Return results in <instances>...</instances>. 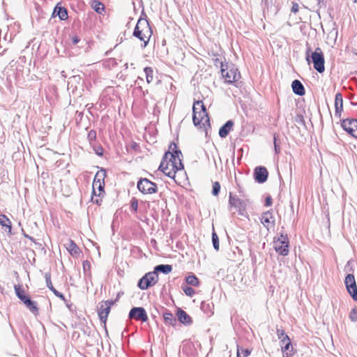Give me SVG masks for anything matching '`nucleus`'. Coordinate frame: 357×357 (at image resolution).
<instances>
[{
	"label": "nucleus",
	"mask_w": 357,
	"mask_h": 357,
	"mask_svg": "<svg viewBox=\"0 0 357 357\" xmlns=\"http://www.w3.org/2000/svg\"><path fill=\"white\" fill-rule=\"evenodd\" d=\"M151 35L152 31L149 22L146 19H139L135 26L133 36L144 42L143 47H145L148 45Z\"/></svg>",
	"instance_id": "1"
},
{
	"label": "nucleus",
	"mask_w": 357,
	"mask_h": 357,
	"mask_svg": "<svg viewBox=\"0 0 357 357\" xmlns=\"http://www.w3.org/2000/svg\"><path fill=\"white\" fill-rule=\"evenodd\" d=\"M192 121L195 126H204L209 122L206 109L202 101H196L192 107Z\"/></svg>",
	"instance_id": "2"
},
{
	"label": "nucleus",
	"mask_w": 357,
	"mask_h": 357,
	"mask_svg": "<svg viewBox=\"0 0 357 357\" xmlns=\"http://www.w3.org/2000/svg\"><path fill=\"white\" fill-rule=\"evenodd\" d=\"M158 280V273L149 272L146 273L138 282L137 286L139 289L144 290L154 285Z\"/></svg>",
	"instance_id": "3"
},
{
	"label": "nucleus",
	"mask_w": 357,
	"mask_h": 357,
	"mask_svg": "<svg viewBox=\"0 0 357 357\" xmlns=\"http://www.w3.org/2000/svg\"><path fill=\"white\" fill-rule=\"evenodd\" d=\"M181 151L180 150H176L174 153H172L171 151L166 152L163 158L170 163H172L174 168L178 171L183 169V165L181 162Z\"/></svg>",
	"instance_id": "4"
},
{
	"label": "nucleus",
	"mask_w": 357,
	"mask_h": 357,
	"mask_svg": "<svg viewBox=\"0 0 357 357\" xmlns=\"http://www.w3.org/2000/svg\"><path fill=\"white\" fill-rule=\"evenodd\" d=\"M311 59L314 69L320 73H323L325 70L324 57L319 47H317L315 51L312 53Z\"/></svg>",
	"instance_id": "5"
},
{
	"label": "nucleus",
	"mask_w": 357,
	"mask_h": 357,
	"mask_svg": "<svg viewBox=\"0 0 357 357\" xmlns=\"http://www.w3.org/2000/svg\"><path fill=\"white\" fill-rule=\"evenodd\" d=\"M137 188L143 194H153L157 192V185L147 178H140L137 182Z\"/></svg>",
	"instance_id": "6"
},
{
	"label": "nucleus",
	"mask_w": 357,
	"mask_h": 357,
	"mask_svg": "<svg viewBox=\"0 0 357 357\" xmlns=\"http://www.w3.org/2000/svg\"><path fill=\"white\" fill-rule=\"evenodd\" d=\"M114 303L115 301H114L108 300L101 302L98 307L99 319L105 325L106 324L107 317L110 312L111 307L114 304Z\"/></svg>",
	"instance_id": "7"
},
{
	"label": "nucleus",
	"mask_w": 357,
	"mask_h": 357,
	"mask_svg": "<svg viewBox=\"0 0 357 357\" xmlns=\"http://www.w3.org/2000/svg\"><path fill=\"white\" fill-rule=\"evenodd\" d=\"M221 73L225 81L228 83H233L238 80L240 74L237 72V69L234 66L230 68H225L223 63H221Z\"/></svg>",
	"instance_id": "8"
},
{
	"label": "nucleus",
	"mask_w": 357,
	"mask_h": 357,
	"mask_svg": "<svg viewBox=\"0 0 357 357\" xmlns=\"http://www.w3.org/2000/svg\"><path fill=\"white\" fill-rule=\"evenodd\" d=\"M248 200L239 199L236 195L229 194V204L231 206L234 207L240 215H243L247 206Z\"/></svg>",
	"instance_id": "9"
},
{
	"label": "nucleus",
	"mask_w": 357,
	"mask_h": 357,
	"mask_svg": "<svg viewBox=\"0 0 357 357\" xmlns=\"http://www.w3.org/2000/svg\"><path fill=\"white\" fill-rule=\"evenodd\" d=\"M347 289L352 298L357 301V286L353 274H348L344 280Z\"/></svg>",
	"instance_id": "10"
},
{
	"label": "nucleus",
	"mask_w": 357,
	"mask_h": 357,
	"mask_svg": "<svg viewBox=\"0 0 357 357\" xmlns=\"http://www.w3.org/2000/svg\"><path fill=\"white\" fill-rule=\"evenodd\" d=\"M128 317L130 319H135L142 322H146L148 320L146 312L142 307H132L129 312Z\"/></svg>",
	"instance_id": "11"
},
{
	"label": "nucleus",
	"mask_w": 357,
	"mask_h": 357,
	"mask_svg": "<svg viewBox=\"0 0 357 357\" xmlns=\"http://www.w3.org/2000/svg\"><path fill=\"white\" fill-rule=\"evenodd\" d=\"M341 126L346 132L357 138V119H344Z\"/></svg>",
	"instance_id": "12"
},
{
	"label": "nucleus",
	"mask_w": 357,
	"mask_h": 357,
	"mask_svg": "<svg viewBox=\"0 0 357 357\" xmlns=\"http://www.w3.org/2000/svg\"><path fill=\"white\" fill-rule=\"evenodd\" d=\"M158 169L162 172L166 176L172 178L175 177V174L177 172L176 168H174V165L168 162L167 160H165L164 158L162 159Z\"/></svg>",
	"instance_id": "13"
},
{
	"label": "nucleus",
	"mask_w": 357,
	"mask_h": 357,
	"mask_svg": "<svg viewBox=\"0 0 357 357\" xmlns=\"http://www.w3.org/2000/svg\"><path fill=\"white\" fill-rule=\"evenodd\" d=\"M268 171L264 167H257L255 169V179L259 183H264L268 178Z\"/></svg>",
	"instance_id": "14"
},
{
	"label": "nucleus",
	"mask_w": 357,
	"mask_h": 357,
	"mask_svg": "<svg viewBox=\"0 0 357 357\" xmlns=\"http://www.w3.org/2000/svg\"><path fill=\"white\" fill-rule=\"evenodd\" d=\"M260 220H261V222L268 229L270 226H273L275 224V218L271 211H266V212L263 213L261 214Z\"/></svg>",
	"instance_id": "15"
},
{
	"label": "nucleus",
	"mask_w": 357,
	"mask_h": 357,
	"mask_svg": "<svg viewBox=\"0 0 357 357\" xmlns=\"http://www.w3.org/2000/svg\"><path fill=\"white\" fill-rule=\"evenodd\" d=\"M335 116L337 118L341 117V113L343 110V99L340 93H337L335 98Z\"/></svg>",
	"instance_id": "16"
},
{
	"label": "nucleus",
	"mask_w": 357,
	"mask_h": 357,
	"mask_svg": "<svg viewBox=\"0 0 357 357\" xmlns=\"http://www.w3.org/2000/svg\"><path fill=\"white\" fill-rule=\"evenodd\" d=\"M106 176V172L105 170H101L98 172L95 176L93 182V195H96V188L98 187V183H101L102 181H104L105 177Z\"/></svg>",
	"instance_id": "17"
},
{
	"label": "nucleus",
	"mask_w": 357,
	"mask_h": 357,
	"mask_svg": "<svg viewBox=\"0 0 357 357\" xmlns=\"http://www.w3.org/2000/svg\"><path fill=\"white\" fill-rule=\"evenodd\" d=\"M176 317L178 320L185 325H190L192 323L191 317L182 309H178Z\"/></svg>",
	"instance_id": "18"
},
{
	"label": "nucleus",
	"mask_w": 357,
	"mask_h": 357,
	"mask_svg": "<svg viewBox=\"0 0 357 357\" xmlns=\"http://www.w3.org/2000/svg\"><path fill=\"white\" fill-rule=\"evenodd\" d=\"M45 281H46L47 287L54 293V294L56 296L61 298L62 300H65L63 294H61V292L58 291L54 288V287H53V284H52V281H51L50 273H46L45 275Z\"/></svg>",
	"instance_id": "19"
},
{
	"label": "nucleus",
	"mask_w": 357,
	"mask_h": 357,
	"mask_svg": "<svg viewBox=\"0 0 357 357\" xmlns=\"http://www.w3.org/2000/svg\"><path fill=\"white\" fill-rule=\"evenodd\" d=\"M293 92L298 96H303L305 93L303 84L298 79H295L291 83Z\"/></svg>",
	"instance_id": "20"
},
{
	"label": "nucleus",
	"mask_w": 357,
	"mask_h": 357,
	"mask_svg": "<svg viewBox=\"0 0 357 357\" xmlns=\"http://www.w3.org/2000/svg\"><path fill=\"white\" fill-rule=\"evenodd\" d=\"M234 123L232 121H227L219 130V135L222 138L226 137L231 130Z\"/></svg>",
	"instance_id": "21"
},
{
	"label": "nucleus",
	"mask_w": 357,
	"mask_h": 357,
	"mask_svg": "<svg viewBox=\"0 0 357 357\" xmlns=\"http://www.w3.org/2000/svg\"><path fill=\"white\" fill-rule=\"evenodd\" d=\"M280 344L283 354V357H289V356H291L292 354L289 353V349L292 348L290 338L287 337L286 340H283L282 342H280Z\"/></svg>",
	"instance_id": "22"
},
{
	"label": "nucleus",
	"mask_w": 357,
	"mask_h": 357,
	"mask_svg": "<svg viewBox=\"0 0 357 357\" xmlns=\"http://www.w3.org/2000/svg\"><path fill=\"white\" fill-rule=\"evenodd\" d=\"M275 251L282 255L287 256L289 254V243L286 244H274Z\"/></svg>",
	"instance_id": "23"
},
{
	"label": "nucleus",
	"mask_w": 357,
	"mask_h": 357,
	"mask_svg": "<svg viewBox=\"0 0 357 357\" xmlns=\"http://www.w3.org/2000/svg\"><path fill=\"white\" fill-rule=\"evenodd\" d=\"M54 13H56L61 20H65L68 18V11L64 7L56 6L54 8Z\"/></svg>",
	"instance_id": "24"
},
{
	"label": "nucleus",
	"mask_w": 357,
	"mask_h": 357,
	"mask_svg": "<svg viewBox=\"0 0 357 357\" xmlns=\"http://www.w3.org/2000/svg\"><path fill=\"white\" fill-rule=\"evenodd\" d=\"M0 225L5 227V231L11 232L12 227L10 220L3 214L0 215Z\"/></svg>",
	"instance_id": "25"
},
{
	"label": "nucleus",
	"mask_w": 357,
	"mask_h": 357,
	"mask_svg": "<svg viewBox=\"0 0 357 357\" xmlns=\"http://www.w3.org/2000/svg\"><path fill=\"white\" fill-rule=\"evenodd\" d=\"M66 248L71 255H77L79 253V248L72 240L68 241V243L66 244Z\"/></svg>",
	"instance_id": "26"
},
{
	"label": "nucleus",
	"mask_w": 357,
	"mask_h": 357,
	"mask_svg": "<svg viewBox=\"0 0 357 357\" xmlns=\"http://www.w3.org/2000/svg\"><path fill=\"white\" fill-rule=\"evenodd\" d=\"M172 270V266L169 264H160L155 267L154 272L158 273V272L163 273L165 274L169 273Z\"/></svg>",
	"instance_id": "27"
},
{
	"label": "nucleus",
	"mask_w": 357,
	"mask_h": 357,
	"mask_svg": "<svg viewBox=\"0 0 357 357\" xmlns=\"http://www.w3.org/2000/svg\"><path fill=\"white\" fill-rule=\"evenodd\" d=\"M24 305L26 306L27 308L29 309V310L33 313L38 312V307L36 306V303L31 301L29 298V299H26V301H24Z\"/></svg>",
	"instance_id": "28"
},
{
	"label": "nucleus",
	"mask_w": 357,
	"mask_h": 357,
	"mask_svg": "<svg viewBox=\"0 0 357 357\" xmlns=\"http://www.w3.org/2000/svg\"><path fill=\"white\" fill-rule=\"evenodd\" d=\"M91 6L96 13L100 14H101L105 10V5L98 1H93L91 4Z\"/></svg>",
	"instance_id": "29"
},
{
	"label": "nucleus",
	"mask_w": 357,
	"mask_h": 357,
	"mask_svg": "<svg viewBox=\"0 0 357 357\" xmlns=\"http://www.w3.org/2000/svg\"><path fill=\"white\" fill-rule=\"evenodd\" d=\"M163 318H164L165 321L169 325H174L176 321V318L174 317L173 314L171 312L164 313Z\"/></svg>",
	"instance_id": "30"
},
{
	"label": "nucleus",
	"mask_w": 357,
	"mask_h": 357,
	"mask_svg": "<svg viewBox=\"0 0 357 357\" xmlns=\"http://www.w3.org/2000/svg\"><path fill=\"white\" fill-rule=\"evenodd\" d=\"M144 71L146 74V78L147 83H151L153 80V70L151 67H146L144 69Z\"/></svg>",
	"instance_id": "31"
},
{
	"label": "nucleus",
	"mask_w": 357,
	"mask_h": 357,
	"mask_svg": "<svg viewBox=\"0 0 357 357\" xmlns=\"http://www.w3.org/2000/svg\"><path fill=\"white\" fill-rule=\"evenodd\" d=\"M185 281L188 284L192 285V286H198L199 284V280L195 275H188L185 278Z\"/></svg>",
	"instance_id": "32"
},
{
	"label": "nucleus",
	"mask_w": 357,
	"mask_h": 357,
	"mask_svg": "<svg viewBox=\"0 0 357 357\" xmlns=\"http://www.w3.org/2000/svg\"><path fill=\"white\" fill-rule=\"evenodd\" d=\"M286 244L289 243V238L287 234H280V236L274 240V244Z\"/></svg>",
	"instance_id": "33"
},
{
	"label": "nucleus",
	"mask_w": 357,
	"mask_h": 357,
	"mask_svg": "<svg viewBox=\"0 0 357 357\" xmlns=\"http://www.w3.org/2000/svg\"><path fill=\"white\" fill-rule=\"evenodd\" d=\"M82 266L84 275L86 276H91V263L88 260H85L82 263Z\"/></svg>",
	"instance_id": "34"
},
{
	"label": "nucleus",
	"mask_w": 357,
	"mask_h": 357,
	"mask_svg": "<svg viewBox=\"0 0 357 357\" xmlns=\"http://www.w3.org/2000/svg\"><path fill=\"white\" fill-rule=\"evenodd\" d=\"M212 242L213 245L215 250H219V238L217 235V234L213 231L212 234Z\"/></svg>",
	"instance_id": "35"
},
{
	"label": "nucleus",
	"mask_w": 357,
	"mask_h": 357,
	"mask_svg": "<svg viewBox=\"0 0 357 357\" xmlns=\"http://www.w3.org/2000/svg\"><path fill=\"white\" fill-rule=\"evenodd\" d=\"M250 354V351L248 349H238L237 357H248Z\"/></svg>",
	"instance_id": "36"
},
{
	"label": "nucleus",
	"mask_w": 357,
	"mask_h": 357,
	"mask_svg": "<svg viewBox=\"0 0 357 357\" xmlns=\"http://www.w3.org/2000/svg\"><path fill=\"white\" fill-rule=\"evenodd\" d=\"M277 335L278 338L280 340V342H282V340H285L287 337H289V336L285 333L283 329L278 328L277 329Z\"/></svg>",
	"instance_id": "37"
},
{
	"label": "nucleus",
	"mask_w": 357,
	"mask_h": 357,
	"mask_svg": "<svg viewBox=\"0 0 357 357\" xmlns=\"http://www.w3.org/2000/svg\"><path fill=\"white\" fill-rule=\"evenodd\" d=\"M220 190V185L219 182L215 181L213 184V190H212V194L215 196H217Z\"/></svg>",
	"instance_id": "38"
},
{
	"label": "nucleus",
	"mask_w": 357,
	"mask_h": 357,
	"mask_svg": "<svg viewBox=\"0 0 357 357\" xmlns=\"http://www.w3.org/2000/svg\"><path fill=\"white\" fill-rule=\"evenodd\" d=\"M104 187H105V181H102L101 183H98V187H97V189L98 190V193H96V197H102L104 192Z\"/></svg>",
	"instance_id": "39"
},
{
	"label": "nucleus",
	"mask_w": 357,
	"mask_h": 357,
	"mask_svg": "<svg viewBox=\"0 0 357 357\" xmlns=\"http://www.w3.org/2000/svg\"><path fill=\"white\" fill-rule=\"evenodd\" d=\"M349 318L354 322L357 321V308L356 307L353 308L351 310V311L350 312V314H349Z\"/></svg>",
	"instance_id": "40"
},
{
	"label": "nucleus",
	"mask_w": 357,
	"mask_h": 357,
	"mask_svg": "<svg viewBox=\"0 0 357 357\" xmlns=\"http://www.w3.org/2000/svg\"><path fill=\"white\" fill-rule=\"evenodd\" d=\"M183 290L187 296H192L195 294V290L188 286L183 287Z\"/></svg>",
	"instance_id": "41"
},
{
	"label": "nucleus",
	"mask_w": 357,
	"mask_h": 357,
	"mask_svg": "<svg viewBox=\"0 0 357 357\" xmlns=\"http://www.w3.org/2000/svg\"><path fill=\"white\" fill-rule=\"evenodd\" d=\"M88 139L89 142L91 144L93 141H95L96 139V132L95 130H90L88 133Z\"/></svg>",
	"instance_id": "42"
},
{
	"label": "nucleus",
	"mask_w": 357,
	"mask_h": 357,
	"mask_svg": "<svg viewBox=\"0 0 357 357\" xmlns=\"http://www.w3.org/2000/svg\"><path fill=\"white\" fill-rule=\"evenodd\" d=\"M16 295L20 298V296H24V291L21 289L20 286L15 285L14 287Z\"/></svg>",
	"instance_id": "43"
},
{
	"label": "nucleus",
	"mask_w": 357,
	"mask_h": 357,
	"mask_svg": "<svg viewBox=\"0 0 357 357\" xmlns=\"http://www.w3.org/2000/svg\"><path fill=\"white\" fill-rule=\"evenodd\" d=\"M130 207H131V208H132L135 212H137V207H138V202H137V199H133L131 201Z\"/></svg>",
	"instance_id": "44"
},
{
	"label": "nucleus",
	"mask_w": 357,
	"mask_h": 357,
	"mask_svg": "<svg viewBox=\"0 0 357 357\" xmlns=\"http://www.w3.org/2000/svg\"><path fill=\"white\" fill-rule=\"evenodd\" d=\"M272 3H273L272 0H261V4H262V6L264 7V9L265 8H266L268 9L269 6L271 5Z\"/></svg>",
	"instance_id": "45"
},
{
	"label": "nucleus",
	"mask_w": 357,
	"mask_h": 357,
	"mask_svg": "<svg viewBox=\"0 0 357 357\" xmlns=\"http://www.w3.org/2000/svg\"><path fill=\"white\" fill-rule=\"evenodd\" d=\"M176 150H178V147H177V145L175 143H172L169 145V151H171L172 153H174V151Z\"/></svg>",
	"instance_id": "46"
},
{
	"label": "nucleus",
	"mask_w": 357,
	"mask_h": 357,
	"mask_svg": "<svg viewBox=\"0 0 357 357\" xmlns=\"http://www.w3.org/2000/svg\"><path fill=\"white\" fill-rule=\"evenodd\" d=\"M274 147L275 151L276 153H278L280 151L278 144H277V139L275 135H274Z\"/></svg>",
	"instance_id": "47"
},
{
	"label": "nucleus",
	"mask_w": 357,
	"mask_h": 357,
	"mask_svg": "<svg viewBox=\"0 0 357 357\" xmlns=\"http://www.w3.org/2000/svg\"><path fill=\"white\" fill-rule=\"evenodd\" d=\"M298 9H299L298 4L296 3H293V6H292V7L291 8V11L292 13H296L298 11Z\"/></svg>",
	"instance_id": "48"
},
{
	"label": "nucleus",
	"mask_w": 357,
	"mask_h": 357,
	"mask_svg": "<svg viewBox=\"0 0 357 357\" xmlns=\"http://www.w3.org/2000/svg\"><path fill=\"white\" fill-rule=\"evenodd\" d=\"M272 204V198L271 196L266 197L265 199V206H270Z\"/></svg>",
	"instance_id": "49"
},
{
	"label": "nucleus",
	"mask_w": 357,
	"mask_h": 357,
	"mask_svg": "<svg viewBox=\"0 0 357 357\" xmlns=\"http://www.w3.org/2000/svg\"><path fill=\"white\" fill-rule=\"evenodd\" d=\"M96 153L98 155H102V149L101 147H98L96 149H95Z\"/></svg>",
	"instance_id": "50"
},
{
	"label": "nucleus",
	"mask_w": 357,
	"mask_h": 357,
	"mask_svg": "<svg viewBox=\"0 0 357 357\" xmlns=\"http://www.w3.org/2000/svg\"><path fill=\"white\" fill-rule=\"evenodd\" d=\"M79 41V38L77 36H74L72 38V42L74 45H77Z\"/></svg>",
	"instance_id": "51"
},
{
	"label": "nucleus",
	"mask_w": 357,
	"mask_h": 357,
	"mask_svg": "<svg viewBox=\"0 0 357 357\" xmlns=\"http://www.w3.org/2000/svg\"><path fill=\"white\" fill-rule=\"evenodd\" d=\"M310 51V49L308 48V50H307V52H306V54H307L306 59L308 61V63H310V56H309Z\"/></svg>",
	"instance_id": "52"
},
{
	"label": "nucleus",
	"mask_w": 357,
	"mask_h": 357,
	"mask_svg": "<svg viewBox=\"0 0 357 357\" xmlns=\"http://www.w3.org/2000/svg\"><path fill=\"white\" fill-rule=\"evenodd\" d=\"M20 299L24 303V301H26V299H29V297L24 295L22 296H20Z\"/></svg>",
	"instance_id": "53"
},
{
	"label": "nucleus",
	"mask_w": 357,
	"mask_h": 357,
	"mask_svg": "<svg viewBox=\"0 0 357 357\" xmlns=\"http://www.w3.org/2000/svg\"><path fill=\"white\" fill-rule=\"evenodd\" d=\"M92 200L93 202H96L97 204H100V202L101 201V199H95L93 197H92Z\"/></svg>",
	"instance_id": "54"
},
{
	"label": "nucleus",
	"mask_w": 357,
	"mask_h": 357,
	"mask_svg": "<svg viewBox=\"0 0 357 357\" xmlns=\"http://www.w3.org/2000/svg\"><path fill=\"white\" fill-rule=\"evenodd\" d=\"M316 2H317V5L319 6V7H321V3H323V0H315Z\"/></svg>",
	"instance_id": "55"
},
{
	"label": "nucleus",
	"mask_w": 357,
	"mask_h": 357,
	"mask_svg": "<svg viewBox=\"0 0 357 357\" xmlns=\"http://www.w3.org/2000/svg\"><path fill=\"white\" fill-rule=\"evenodd\" d=\"M354 3H357V0H353Z\"/></svg>",
	"instance_id": "56"
}]
</instances>
